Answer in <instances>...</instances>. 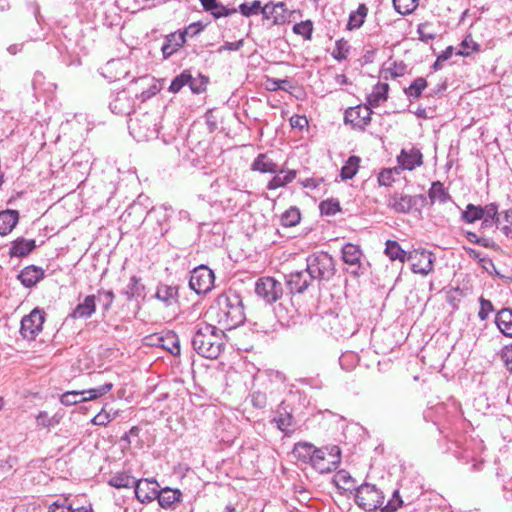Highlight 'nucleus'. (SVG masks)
<instances>
[{
	"label": "nucleus",
	"mask_w": 512,
	"mask_h": 512,
	"mask_svg": "<svg viewBox=\"0 0 512 512\" xmlns=\"http://www.w3.org/2000/svg\"><path fill=\"white\" fill-rule=\"evenodd\" d=\"M155 297L167 307L176 304L179 298L178 286L159 283L156 288Z\"/></svg>",
	"instance_id": "obj_22"
},
{
	"label": "nucleus",
	"mask_w": 512,
	"mask_h": 512,
	"mask_svg": "<svg viewBox=\"0 0 512 512\" xmlns=\"http://www.w3.org/2000/svg\"><path fill=\"white\" fill-rule=\"evenodd\" d=\"M313 279L307 270L291 272L286 279V284L291 293H303L311 284Z\"/></svg>",
	"instance_id": "obj_15"
},
{
	"label": "nucleus",
	"mask_w": 512,
	"mask_h": 512,
	"mask_svg": "<svg viewBox=\"0 0 512 512\" xmlns=\"http://www.w3.org/2000/svg\"><path fill=\"white\" fill-rule=\"evenodd\" d=\"M265 87L268 91H277V90H283L285 92H291L292 89L295 88V86L288 80V79H274V78H267L265 82Z\"/></svg>",
	"instance_id": "obj_41"
},
{
	"label": "nucleus",
	"mask_w": 512,
	"mask_h": 512,
	"mask_svg": "<svg viewBox=\"0 0 512 512\" xmlns=\"http://www.w3.org/2000/svg\"><path fill=\"white\" fill-rule=\"evenodd\" d=\"M398 173L397 168L383 169L378 175V182L382 186H390L394 182V173Z\"/></svg>",
	"instance_id": "obj_58"
},
{
	"label": "nucleus",
	"mask_w": 512,
	"mask_h": 512,
	"mask_svg": "<svg viewBox=\"0 0 512 512\" xmlns=\"http://www.w3.org/2000/svg\"><path fill=\"white\" fill-rule=\"evenodd\" d=\"M214 272L206 265H199L190 273L189 286L197 294H206L214 287Z\"/></svg>",
	"instance_id": "obj_8"
},
{
	"label": "nucleus",
	"mask_w": 512,
	"mask_h": 512,
	"mask_svg": "<svg viewBox=\"0 0 512 512\" xmlns=\"http://www.w3.org/2000/svg\"><path fill=\"white\" fill-rule=\"evenodd\" d=\"M407 259L412 261V271L417 274L428 275L433 269L434 256L426 250H414Z\"/></svg>",
	"instance_id": "obj_13"
},
{
	"label": "nucleus",
	"mask_w": 512,
	"mask_h": 512,
	"mask_svg": "<svg viewBox=\"0 0 512 512\" xmlns=\"http://www.w3.org/2000/svg\"><path fill=\"white\" fill-rule=\"evenodd\" d=\"M371 115L372 110L369 106L365 104L357 105L345 111L344 122L351 124L353 129L363 132L371 122Z\"/></svg>",
	"instance_id": "obj_11"
},
{
	"label": "nucleus",
	"mask_w": 512,
	"mask_h": 512,
	"mask_svg": "<svg viewBox=\"0 0 512 512\" xmlns=\"http://www.w3.org/2000/svg\"><path fill=\"white\" fill-rule=\"evenodd\" d=\"M186 43L183 33L180 30L172 32L164 37V43L161 47V52L164 59L170 58Z\"/></svg>",
	"instance_id": "obj_17"
},
{
	"label": "nucleus",
	"mask_w": 512,
	"mask_h": 512,
	"mask_svg": "<svg viewBox=\"0 0 512 512\" xmlns=\"http://www.w3.org/2000/svg\"><path fill=\"white\" fill-rule=\"evenodd\" d=\"M181 495L182 493L180 490L166 487L159 490V494L156 499L162 508L169 509L172 508L176 502L180 501Z\"/></svg>",
	"instance_id": "obj_31"
},
{
	"label": "nucleus",
	"mask_w": 512,
	"mask_h": 512,
	"mask_svg": "<svg viewBox=\"0 0 512 512\" xmlns=\"http://www.w3.org/2000/svg\"><path fill=\"white\" fill-rule=\"evenodd\" d=\"M134 493L141 503H150L159 494V484L155 479H140L134 484Z\"/></svg>",
	"instance_id": "obj_14"
},
{
	"label": "nucleus",
	"mask_w": 512,
	"mask_h": 512,
	"mask_svg": "<svg viewBox=\"0 0 512 512\" xmlns=\"http://www.w3.org/2000/svg\"><path fill=\"white\" fill-rule=\"evenodd\" d=\"M362 256V250L355 244L347 243L342 248V260L346 265L349 266L347 271L354 276H360L364 274L361 264Z\"/></svg>",
	"instance_id": "obj_12"
},
{
	"label": "nucleus",
	"mask_w": 512,
	"mask_h": 512,
	"mask_svg": "<svg viewBox=\"0 0 512 512\" xmlns=\"http://www.w3.org/2000/svg\"><path fill=\"white\" fill-rule=\"evenodd\" d=\"M397 161L403 170L412 171L416 167L423 164V156L419 149L411 148L409 150L402 149Z\"/></svg>",
	"instance_id": "obj_16"
},
{
	"label": "nucleus",
	"mask_w": 512,
	"mask_h": 512,
	"mask_svg": "<svg viewBox=\"0 0 512 512\" xmlns=\"http://www.w3.org/2000/svg\"><path fill=\"white\" fill-rule=\"evenodd\" d=\"M319 208L322 215L332 216L340 211V203L336 199H327L320 203Z\"/></svg>",
	"instance_id": "obj_52"
},
{
	"label": "nucleus",
	"mask_w": 512,
	"mask_h": 512,
	"mask_svg": "<svg viewBox=\"0 0 512 512\" xmlns=\"http://www.w3.org/2000/svg\"><path fill=\"white\" fill-rule=\"evenodd\" d=\"M204 11L209 12L215 19L228 17L237 12V8H228L218 0H199Z\"/></svg>",
	"instance_id": "obj_20"
},
{
	"label": "nucleus",
	"mask_w": 512,
	"mask_h": 512,
	"mask_svg": "<svg viewBox=\"0 0 512 512\" xmlns=\"http://www.w3.org/2000/svg\"><path fill=\"white\" fill-rule=\"evenodd\" d=\"M261 2L259 0H255L251 3L245 2L239 5L237 8V12L239 11L243 16L250 17L253 15L262 14Z\"/></svg>",
	"instance_id": "obj_49"
},
{
	"label": "nucleus",
	"mask_w": 512,
	"mask_h": 512,
	"mask_svg": "<svg viewBox=\"0 0 512 512\" xmlns=\"http://www.w3.org/2000/svg\"><path fill=\"white\" fill-rule=\"evenodd\" d=\"M427 87V81L423 77L416 78L404 92L409 98L417 99Z\"/></svg>",
	"instance_id": "obj_44"
},
{
	"label": "nucleus",
	"mask_w": 512,
	"mask_h": 512,
	"mask_svg": "<svg viewBox=\"0 0 512 512\" xmlns=\"http://www.w3.org/2000/svg\"><path fill=\"white\" fill-rule=\"evenodd\" d=\"M208 84V78L202 74H198L197 77L191 75V81L188 85L194 94H200L206 90Z\"/></svg>",
	"instance_id": "obj_51"
},
{
	"label": "nucleus",
	"mask_w": 512,
	"mask_h": 512,
	"mask_svg": "<svg viewBox=\"0 0 512 512\" xmlns=\"http://www.w3.org/2000/svg\"><path fill=\"white\" fill-rule=\"evenodd\" d=\"M462 50L458 52L459 55L469 56L472 52L480 51V45L475 42L471 35L465 37L461 43Z\"/></svg>",
	"instance_id": "obj_55"
},
{
	"label": "nucleus",
	"mask_w": 512,
	"mask_h": 512,
	"mask_svg": "<svg viewBox=\"0 0 512 512\" xmlns=\"http://www.w3.org/2000/svg\"><path fill=\"white\" fill-rule=\"evenodd\" d=\"M46 313L40 308H34L30 314L24 316L21 320L20 333L24 339L34 340L42 331Z\"/></svg>",
	"instance_id": "obj_9"
},
{
	"label": "nucleus",
	"mask_w": 512,
	"mask_h": 512,
	"mask_svg": "<svg viewBox=\"0 0 512 512\" xmlns=\"http://www.w3.org/2000/svg\"><path fill=\"white\" fill-rule=\"evenodd\" d=\"M19 221V212L17 210H4L0 212V235H8Z\"/></svg>",
	"instance_id": "obj_26"
},
{
	"label": "nucleus",
	"mask_w": 512,
	"mask_h": 512,
	"mask_svg": "<svg viewBox=\"0 0 512 512\" xmlns=\"http://www.w3.org/2000/svg\"><path fill=\"white\" fill-rule=\"evenodd\" d=\"M128 128L137 141H146L157 136L155 119L148 113L130 117Z\"/></svg>",
	"instance_id": "obj_7"
},
{
	"label": "nucleus",
	"mask_w": 512,
	"mask_h": 512,
	"mask_svg": "<svg viewBox=\"0 0 512 512\" xmlns=\"http://www.w3.org/2000/svg\"><path fill=\"white\" fill-rule=\"evenodd\" d=\"M368 14V8L365 4H360L356 11H352L349 15L347 29L354 30L359 29Z\"/></svg>",
	"instance_id": "obj_36"
},
{
	"label": "nucleus",
	"mask_w": 512,
	"mask_h": 512,
	"mask_svg": "<svg viewBox=\"0 0 512 512\" xmlns=\"http://www.w3.org/2000/svg\"><path fill=\"white\" fill-rule=\"evenodd\" d=\"M385 254L392 260L404 262L406 260V252L401 248L397 241L388 240L386 242Z\"/></svg>",
	"instance_id": "obj_40"
},
{
	"label": "nucleus",
	"mask_w": 512,
	"mask_h": 512,
	"mask_svg": "<svg viewBox=\"0 0 512 512\" xmlns=\"http://www.w3.org/2000/svg\"><path fill=\"white\" fill-rule=\"evenodd\" d=\"M225 343L226 335L222 329L207 323L195 326L191 344L198 355L216 359L224 350Z\"/></svg>",
	"instance_id": "obj_1"
},
{
	"label": "nucleus",
	"mask_w": 512,
	"mask_h": 512,
	"mask_svg": "<svg viewBox=\"0 0 512 512\" xmlns=\"http://www.w3.org/2000/svg\"><path fill=\"white\" fill-rule=\"evenodd\" d=\"M384 496L375 485L363 483L355 489V502L365 511H374L383 504Z\"/></svg>",
	"instance_id": "obj_6"
},
{
	"label": "nucleus",
	"mask_w": 512,
	"mask_h": 512,
	"mask_svg": "<svg viewBox=\"0 0 512 512\" xmlns=\"http://www.w3.org/2000/svg\"><path fill=\"white\" fill-rule=\"evenodd\" d=\"M285 4L283 2L279 3H267L262 8V16L264 19H272V23L274 25L282 24L285 22Z\"/></svg>",
	"instance_id": "obj_18"
},
{
	"label": "nucleus",
	"mask_w": 512,
	"mask_h": 512,
	"mask_svg": "<svg viewBox=\"0 0 512 512\" xmlns=\"http://www.w3.org/2000/svg\"><path fill=\"white\" fill-rule=\"evenodd\" d=\"M96 311V296L87 295L72 311L70 316L74 319H88Z\"/></svg>",
	"instance_id": "obj_19"
},
{
	"label": "nucleus",
	"mask_w": 512,
	"mask_h": 512,
	"mask_svg": "<svg viewBox=\"0 0 512 512\" xmlns=\"http://www.w3.org/2000/svg\"><path fill=\"white\" fill-rule=\"evenodd\" d=\"M389 86L387 83H378L371 94L367 96V103L365 105L369 108L378 107L382 101H386L388 98Z\"/></svg>",
	"instance_id": "obj_34"
},
{
	"label": "nucleus",
	"mask_w": 512,
	"mask_h": 512,
	"mask_svg": "<svg viewBox=\"0 0 512 512\" xmlns=\"http://www.w3.org/2000/svg\"><path fill=\"white\" fill-rule=\"evenodd\" d=\"M402 499L397 490L394 491L393 497L389 502L382 508L383 512H394L402 505Z\"/></svg>",
	"instance_id": "obj_62"
},
{
	"label": "nucleus",
	"mask_w": 512,
	"mask_h": 512,
	"mask_svg": "<svg viewBox=\"0 0 512 512\" xmlns=\"http://www.w3.org/2000/svg\"><path fill=\"white\" fill-rule=\"evenodd\" d=\"M110 110L117 115L130 114L132 109V100L126 91L116 94L114 99L109 103Z\"/></svg>",
	"instance_id": "obj_23"
},
{
	"label": "nucleus",
	"mask_w": 512,
	"mask_h": 512,
	"mask_svg": "<svg viewBox=\"0 0 512 512\" xmlns=\"http://www.w3.org/2000/svg\"><path fill=\"white\" fill-rule=\"evenodd\" d=\"M161 346L168 350L173 356L180 355V340L175 333L168 334L165 338H161Z\"/></svg>",
	"instance_id": "obj_45"
},
{
	"label": "nucleus",
	"mask_w": 512,
	"mask_h": 512,
	"mask_svg": "<svg viewBox=\"0 0 512 512\" xmlns=\"http://www.w3.org/2000/svg\"><path fill=\"white\" fill-rule=\"evenodd\" d=\"M279 174L275 175L267 184V189L269 190H275L280 187H284L287 184L291 183L297 175L296 170H288L283 176L281 174L283 173V170H278Z\"/></svg>",
	"instance_id": "obj_35"
},
{
	"label": "nucleus",
	"mask_w": 512,
	"mask_h": 512,
	"mask_svg": "<svg viewBox=\"0 0 512 512\" xmlns=\"http://www.w3.org/2000/svg\"><path fill=\"white\" fill-rule=\"evenodd\" d=\"M429 198L432 202L438 201L446 203L450 199V195L444 188L443 184L439 181L433 182L429 190Z\"/></svg>",
	"instance_id": "obj_39"
},
{
	"label": "nucleus",
	"mask_w": 512,
	"mask_h": 512,
	"mask_svg": "<svg viewBox=\"0 0 512 512\" xmlns=\"http://www.w3.org/2000/svg\"><path fill=\"white\" fill-rule=\"evenodd\" d=\"M431 24L428 22L420 23L417 28V33L419 35V40L424 43H429V41L434 40L436 38V34L432 31H429Z\"/></svg>",
	"instance_id": "obj_57"
},
{
	"label": "nucleus",
	"mask_w": 512,
	"mask_h": 512,
	"mask_svg": "<svg viewBox=\"0 0 512 512\" xmlns=\"http://www.w3.org/2000/svg\"><path fill=\"white\" fill-rule=\"evenodd\" d=\"M479 302H480V310L478 312V316L481 320H486L488 318L489 314L493 311V305H492L491 301H489L483 297L479 298Z\"/></svg>",
	"instance_id": "obj_61"
},
{
	"label": "nucleus",
	"mask_w": 512,
	"mask_h": 512,
	"mask_svg": "<svg viewBox=\"0 0 512 512\" xmlns=\"http://www.w3.org/2000/svg\"><path fill=\"white\" fill-rule=\"evenodd\" d=\"M341 462V449L337 445L318 448L311 465L319 473H329L336 470Z\"/></svg>",
	"instance_id": "obj_5"
},
{
	"label": "nucleus",
	"mask_w": 512,
	"mask_h": 512,
	"mask_svg": "<svg viewBox=\"0 0 512 512\" xmlns=\"http://www.w3.org/2000/svg\"><path fill=\"white\" fill-rule=\"evenodd\" d=\"M501 215L505 222L501 227V230L507 237L512 239V210H506Z\"/></svg>",
	"instance_id": "obj_63"
},
{
	"label": "nucleus",
	"mask_w": 512,
	"mask_h": 512,
	"mask_svg": "<svg viewBox=\"0 0 512 512\" xmlns=\"http://www.w3.org/2000/svg\"><path fill=\"white\" fill-rule=\"evenodd\" d=\"M487 205L468 204L461 213V220L468 224H473L478 220H482L486 214Z\"/></svg>",
	"instance_id": "obj_33"
},
{
	"label": "nucleus",
	"mask_w": 512,
	"mask_h": 512,
	"mask_svg": "<svg viewBox=\"0 0 512 512\" xmlns=\"http://www.w3.org/2000/svg\"><path fill=\"white\" fill-rule=\"evenodd\" d=\"M395 10L401 15H409L418 7V0H393Z\"/></svg>",
	"instance_id": "obj_48"
},
{
	"label": "nucleus",
	"mask_w": 512,
	"mask_h": 512,
	"mask_svg": "<svg viewBox=\"0 0 512 512\" xmlns=\"http://www.w3.org/2000/svg\"><path fill=\"white\" fill-rule=\"evenodd\" d=\"M210 313L215 320L226 330L237 328L245 321L242 298L235 292L220 294L211 306Z\"/></svg>",
	"instance_id": "obj_2"
},
{
	"label": "nucleus",
	"mask_w": 512,
	"mask_h": 512,
	"mask_svg": "<svg viewBox=\"0 0 512 512\" xmlns=\"http://www.w3.org/2000/svg\"><path fill=\"white\" fill-rule=\"evenodd\" d=\"M189 81H191V71L184 70L172 80L170 87H169V91L172 93H177L185 85H188Z\"/></svg>",
	"instance_id": "obj_47"
},
{
	"label": "nucleus",
	"mask_w": 512,
	"mask_h": 512,
	"mask_svg": "<svg viewBox=\"0 0 512 512\" xmlns=\"http://www.w3.org/2000/svg\"><path fill=\"white\" fill-rule=\"evenodd\" d=\"M317 447L309 442H298L294 445L293 455L304 463H312Z\"/></svg>",
	"instance_id": "obj_28"
},
{
	"label": "nucleus",
	"mask_w": 512,
	"mask_h": 512,
	"mask_svg": "<svg viewBox=\"0 0 512 512\" xmlns=\"http://www.w3.org/2000/svg\"><path fill=\"white\" fill-rule=\"evenodd\" d=\"M360 158L358 156H350L340 171V177L343 180L352 179L359 169Z\"/></svg>",
	"instance_id": "obj_38"
},
{
	"label": "nucleus",
	"mask_w": 512,
	"mask_h": 512,
	"mask_svg": "<svg viewBox=\"0 0 512 512\" xmlns=\"http://www.w3.org/2000/svg\"><path fill=\"white\" fill-rule=\"evenodd\" d=\"M48 512H72V504L68 503L67 499L57 500L49 506Z\"/></svg>",
	"instance_id": "obj_64"
},
{
	"label": "nucleus",
	"mask_w": 512,
	"mask_h": 512,
	"mask_svg": "<svg viewBox=\"0 0 512 512\" xmlns=\"http://www.w3.org/2000/svg\"><path fill=\"white\" fill-rule=\"evenodd\" d=\"M350 51V45L348 41L344 39H339L335 43V48L332 52V56L334 59L338 61L345 60L348 57Z\"/></svg>",
	"instance_id": "obj_50"
},
{
	"label": "nucleus",
	"mask_w": 512,
	"mask_h": 512,
	"mask_svg": "<svg viewBox=\"0 0 512 512\" xmlns=\"http://www.w3.org/2000/svg\"><path fill=\"white\" fill-rule=\"evenodd\" d=\"M255 293L266 303L272 304L282 296L283 287L272 277H262L255 284Z\"/></svg>",
	"instance_id": "obj_10"
},
{
	"label": "nucleus",
	"mask_w": 512,
	"mask_h": 512,
	"mask_svg": "<svg viewBox=\"0 0 512 512\" xmlns=\"http://www.w3.org/2000/svg\"><path fill=\"white\" fill-rule=\"evenodd\" d=\"M204 28L205 25L201 21L193 22L183 30H180V33H183L184 38H186L187 36L194 37L198 35L201 31H203Z\"/></svg>",
	"instance_id": "obj_59"
},
{
	"label": "nucleus",
	"mask_w": 512,
	"mask_h": 512,
	"mask_svg": "<svg viewBox=\"0 0 512 512\" xmlns=\"http://www.w3.org/2000/svg\"><path fill=\"white\" fill-rule=\"evenodd\" d=\"M144 290V286L140 284L139 278L136 276H132L130 278V282L127 286V290L125 291V294L128 299L133 298L134 296H140L141 293Z\"/></svg>",
	"instance_id": "obj_56"
},
{
	"label": "nucleus",
	"mask_w": 512,
	"mask_h": 512,
	"mask_svg": "<svg viewBox=\"0 0 512 512\" xmlns=\"http://www.w3.org/2000/svg\"><path fill=\"white\" fill-rule=\"evenodd\" d=\"M331 329L339 337L352 336L356 331L354 321L351 318L339 317L338 315L334 318Z\"/></svg>",
	"instance_id": "obj_25"
},
{
	"label": "nucleus",
	"mask_w": 512,
	"mask_h": 512,
	"mask_svg": "<svg viewBox=\"0 0 512 512\" xmlns=\"http://www.w3.org/2000/svg\"><path fill=\"white\" fill-rule=\"evenodd\" d=\"M495 323L503 335L512 337V309L504 308L500 310L496 314Z\"/></svg>",
	"instance_id": "obj_29"
},
{
	"label": "nucleus",
	"mask_w": 512,
	"mask_h": 512,
	"mask_svg": "<svg viewBox=\"0 0 512 512\" xmlns=\"http://www.w3.org/2000/svg\"><path fill=\"white\" fill-rule=\"evenodd\" d=\"M98 295H99V301L102 302L103 310L105 312H107L113 304L114 293L111 290H109V291L99 290Z\"/></svg>",
	"instance_id": "obj_60"
},
{
	"label": "nucleus",
	"mask_w": 512,
	"mask_h": 512,
	"mask_svg": "<svg viewBox=\"0 0 512 512\" xmlns=\"http://www.w3.org/2000/svg\"><path fill=\"white\" fill-rule=\"evenodd\" d=\"M35 248L36 241L34 239L19 237L11 242L9 255L11 257L22 258L29 255Z\"/></svg>",
	"instance_id": "obj_21"
},
{
	"label": "nucleus",
	"mask_w": 512,
	"mask_h": 512,
	"mask_svg": "<svg viewBox=\"0 0 512 512\" xmlns=\"http://www.w3.org/2000/svg\"><path fill=\"white\" fill-rule=\"evenodd\" d=\"M301 220V213L297 207H290L281 215V224L284 227L296 226Z\"/></svg>",
	"instance_id": "obj_42"
},
{
	"label": "nucleus",
	"mask_w": 512,
	"mask_h": 512,
	"mask_svg": "<svg viewBox=\"0 0 512 512\" xmlns=\"http://www.w3.org/2000/svg\"><path fill=\"white\" fill-rule=\"evenodd\" d=\"M44 277L42 268L30 265L25 267L18 275V279L25 287H33Z\"/></svg>",
	"instance_id": "obj_24"
},
{
	"label": "nucleus",
	"mask_w": 512,
	"mask_h": 512,
	"mask_svg": "<svg viewBox=\"0 0 512 512\" xmlns=\"http://www.w3.org/2000/svg\"><path fill=\"white\" fill-rule=\"evenodd\" d=\"M332 484L344 494L346 491L355 490V480L346 470H339L331 480Z\"/></svg>",
	"instance_id": "obj_27"
},
{
	"label": "nucleus",
	"mask_w": 512,
	"mask_h": 512,
	"mask_svg": "<svg viewBox=\"0 0 512 512\" xmlns=\"http://www.w3.org/2000/svg\"><path fill=\"white\" fill-rule=\"evenodd\" d=\"M427 198L423 194L407 195L394 192L387 197L386 205L396 213L408 214L411 211H421L426 205Z\"/></svg>",
	"instance_id": "obj_4"
},
{
	"label": "nucleus",
	"mask_w": 512,
	"mask_h": 512,
	"mask_svg": "<svg viewBox=\"0 0 512 512\" xmlns=\"http://www.w3.org/2000/svg\"><path fill=\"white\" fill-rule=\"evenodd\" d=\"M252 170L260 173L276 174L278 172L277 164L268 157L267 154H259L252 163Z\"/></svg>",
	"instance_id": "obj_32"
},
{
	"label": "nucleus",
	"mask_w": 512,
	"mask_h": 512,
	"mask_svg": "<svg viewBox=\"0 0 512 512\" xmlns=\"http://www.w3.org/2000/svg\"><path fill=\"white\" fill-rule=\"evenodd\" d=\"M87 401L84 390L83 391H68L61 395L60 402L65 406H71L77 403Z\"/></svg>",
	"instance_id": "obj_46"
},
{
	"label": "nucleus",
	"mask_w": 512,
	"mask_h": 512,
	"mask_svg": "<svg viewBox=\"0 0 512 512\" xmlns=\"http://www.w3.org/2000/svg\"><path fill=\"white\" fill-rule=\"evenodd\" d=\"M306 270L313 281H327L335 274L334 259L327 252L313 253L306 259Z\"/></svg>",
	"instance_id": "obj_3"
},
{
	"label": "nucleus",
	"mask_w": 512,
	"mask_h": 512,
	"mask_svg": "<svg viewBox=\"0 0 512 512\" xmlns=\"http://www.w3.org/2000/svg\"><path fill=\"white\" fill-rule=\"evenodd\" d=\"M136 479L127 472H118L114 474L108 481V484L114 488H130L134 487Z\"/></svg>",
	"instance_id": "obj_37"
},
{
	"label": "nucleus",
	"mask_w": 512,
	"mask_h": 512,
	"mask_svg": "<svg viewBox=\"0 0 512 512\" xmlns=\"http://www.w3.org/2000/svg\"><path fill=\"white\" fill-rule=\"evenodd\" d=\"M113 388L112 383H105L96 388L84 390L87 401L97 399L105 394H107Z\"/></svg>",
	"instance_id": "obj_53"
},
{
	"label": "nucleus",
	"mask_w": 512,
	"mask_h": 512,
	"mask_svg": "<svg viewBox=\"0 0 512 512\" xmlns=\"http://www.w3.org/2000/svg\"><path fill=\"white\" fill-rule=\"evenodd\" d=\"M499 206L497 203H489L487 204L485 217L482 218L481 230H487L496 226L499 228L501 224L500 214L498 212Z\"/></svg>",
	"instance_id": "obj_30"
},
{
	"label": "nucleus",
	"mask_w": 512,
	"mask_h": 512,
	"mask_svg": "<svg viewBox=\"0 0 512 512\" xmlns=\"http://www.w3.org/2000/svg\"><path fill=\"white\" fill-rule=\"evenodd\" d=\"M293 32L295 34L303 36L305 39L310 40L313 32V23L310 20L296 23L293 26Z\"/></svg>",
	"instance_id": "obj_54"
},
{
	"label": "nucleus",
	"mask_w": 512,
	"mask_h": 512,
	"mask_svg": "<svg viewBox=\"0 0 512 512\" xmlns=\"http://www.w3.org/2000/svg\"><path fill=\"white\" fill-rule=\"evenodd\" d=\"M272 421L276 424L279 430L286 434L291 432L290 428L294 425V418L292 414L286 411L284 413L279 411V415Z\"/></svg>",
	"instance_id": "obj_43"
}]
</instances>
